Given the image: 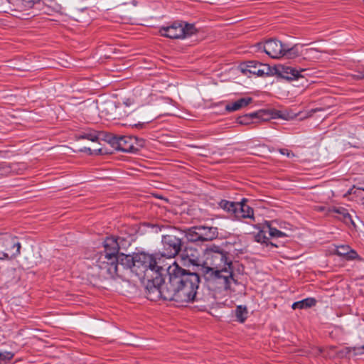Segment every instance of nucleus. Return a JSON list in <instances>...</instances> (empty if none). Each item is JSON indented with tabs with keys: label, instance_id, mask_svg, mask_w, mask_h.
<instances>
[{
	"label": "nucleus",
	"instance_id": "20",
	"mask_svg": "<svg viewBox=\"0 0 364 364\" xmlns=\"http://www.w3.org/2000/svg\"><path fill=\"white\" fill-rule=\"evenodd\" d=\"M316 304V300L313 298H307L299 301L294 302L292 304V309H307Z\"/></svg>",
	"mask_w": 364,
	"mask_h": 364
},
{
	"label": "nucleus",
	"instance_id": "31",
	"mask_svg": "<svg viewBox=\"0 0 364 364\" xmlns=\"http://www.w3.org/2000/svg\"><path fill=\"white\" fill-rule=\"evenodd\" d=\"M81 151H85L88 152L89 154L92 155L93 154H102V149H95L94 150H92L89 147H84L83 149H80Z\"/></svg>",
	"mask_w": 364,
	"mask_h": 364
},
{
	"label": "nucleus",
	"instance_id": "8",
	"mask_svg": "<svg viewBox=\"0 0 364 364\" xmlns=\"http://www.w3.org/2000/svg\"><path fill=\"white\" fill-rule=\"evenodd\" d=\"M111 142L116 145V149L124 152H136L145 144L144 139L131 136H114Z\"/></svg>",
	"mask_w": 364,
	"mask_h": 364
},
{
	"label": "nucleus",
	"instance_id": "9",
	"mask_svg": "<svg viewBox=\"0 0 364 364\" xmlns=\"http://www.w3.org/2000/svg\"><path fill=\"white\" fill-rule=\"evenodd\" d=\"M163 252L161 255L172 259L177 255L181 250V239L173 235H164L161 240Z\"/></svg>",
	"mask_w": 364,
	"mask_h": 364
},
{
	"label": "nucleus",
	"instance_id": "25",
	"mask_svg": "<svg viewBox=\"0 0 364 364\" xmlns=\"http://www.w3.org/2000/svg\"><path fill=\"white\" fill-rule=\"evenodd\" d=\"M77 139H87L92 142L97 141L100 139L99 134L96 132H87L80 134L77 136Z\"/></svg>",
	"mask_w": 364,
	"mask_h": 364
},
{
	"label": "nucleus",
	"instance_id": "10",
	"mask_svg": "<svg viewBox=\"0 0 364 364\" xmlns=\"http://www.w3.org/2000/svg\"><path fill=\"white\" fill-rule=\"evenodd\" d=\"M240 70L244 74H253L259 77H265L273 75L272 68L267 64L257 61H249L240 65Z\"/></svg>",
	"mask_w": 364,
	"mask_h": 364
},
{
	"label": "nucleus",
	"instance_id": "37",
	"mask_svg": "<svg viewBox=\"0 0 364 364\" xmlns=\"http://www.w3.org/2000/svg\"><path fill=\"white\" fill-rule=\"evenodd\" d=\"M316 50L314 49V48H309V50H307V52H309V53H311V52H314V51H316Z\"/></svg>",
	"mask_w": 364,
	"mask_h": 364
},
{
	"label": "nucleus",
	"instance_id": "3",
	"mask_svg": "<svg viewBox=\"0 0 364 364\" xmlns=\"http://www.w3.org/2000/svg\"><path fill=\"white\" fill-rule=\"evenodd\" d=\"M204 260L198 269L207 282L215 283L227 290L236 283L232 273V262L227 252L217 245H210L203 252Z\"/></svg>",
	"mask_w": 364,
	"mask_h": 364
},
{
	"label": "nucleus",
	"instance_id": "33",
	"mask_svg": "<svg viewBox=\"0 0 364 364\" xmlns=\"http://www.w3.org/2000/svg\"><path fill=\"white\" fill-rule=\"evenodd\" d=\"M279 151L282 154L287 155L289 157L294 156V154L292 152H291L290 151H289L288 149H280Z\"/></svg>",
	"mask_w": 364,
	"mask_h": 364
},
{
	"label": "nucleus",
	"instance_id": "17",
	"mask_svg": "<svg viewBox=\"0 0 364 364\" xmlns=\"http://www.w3.org/2000/svg\"><path fill=\"white\" fill-rule=\"evenodd\" d=\"M336 252L338 255L346 257L347 259H353L358 257L357 252L348 245L337 247Z\"/></svg>",
	"mask_w": 364,
	"mask_h": 364
},
{
	"label": "nucleus",
	"instance_id": "14",
	"mask_svg": "<svg viewBox=\"0 0 364 364\" xmlns=\"http://www.w3.org/2000/svg\"><path fill=\"white\" fill-rule=\"evenodd\" d=\"M234 216L237 219L253 218V210L245 203H236Z\"/></svg>",
	"mask_w": 364,
	"mask_h": 364
},
{
	"label": "nucleus",
	"instance_id": "32",
	"mask_svg": "<svg viewBox=\"0 0 364 364\" xmlns=\"http://www.w3.org/2000/svg\"><path fill=\"white\" fill-rule=\"evenodd\" d=\"M0 168H1V169H4V168H5V169H6V170L5 171V172H6V173L12 172V171H14V170L13 169V167H12V166H11V165H7V164H1V166H0Z\"/></svg>",
	"mask_w": 364,
	"mask_h": 364
},
{
	"label": "nucleus",
	"instance_id": "19",
	"mask_svg": "<svg viewBox=\"0 0 364 364\" xmlns=\"http://www.w3.org/2000/svg\"><path fill=\"white\" fill-rule=\"evenodd\" d=\"M9 3L11 4V10L23 12L27 11L28 10L32 9L33 6H28L27 5V1L26 0H14L13 2L11 0H8Z\"/></svg>",
	"mask_w": 364,
	"mask_h": 364
},
{
	"label": "nucleus",
	"instance_id": "12",
	"mask_svg": "<svg viewBox=\"0 0 364 364\" xmlns=\"http://www.w3.org/2000/svg\"><path fill=\"white\" fill-rule=\"evenodd\" d=\"M183 259L188 260L191 264L200 268V253L198 250L191 246L186 247L181 254Z\"/></svg>",
	"mask_w": 364,
	"mask_h": 364
},
{
	"label": "nucleus",
	"instance_id": "15",
	"mask_svg": "<svg viewBox=\"0 0 364 364\" xmlns=\"http://www.w3.org/2000/svg\"><path fill=\"white\" fill-rule=\"evenodd\" d=\"M198 230L200 242L213 240L218 235V228L215 227L200 225Z\"/></svg>",
	"mask_w": 364,
	"mask_h": 364
},
{
	"label": "nucleus",
	"instance_id": "7",
	"mask_svg": "<svg viewBox=\"0 0 364 364\" xmlns=\"http://www.w3.org/2000/svg\"><path fill=\"white\" fill-rule=\"evenodd\" d=\"M194 25L174 22L169 26L162 27L159 30L161 36L169 38H184L196 32Z\"/></svg>",
	"mask_w": 364,
	"mask_h": 364
},
{
	"label": "nucleus",
	"instance_id": "38",
	"mask_svg": "<svg viewBox=\"0 0 364 364\" xmlns=\"http://www.w3.org/2000/svg\"><path fill=\"white\" fill-rule=\"evenodd\" d=\"M269 245H272V246H275V245H274L273 243H272V242H270V243H269Z\"/></svg>",
	"mask_w": 364,
	"mask_h": 364
},
{
	"label": "nucleus",
	"instance_id": "30",
	"mask_svg": "<svg viewBox=\"0 0 364 364\" xmlns=\"http://www.w3.org/2000/svg\"><path fill=\"white\" fill-rule=\"evenodd\" d=\"M237 123L242 125H247L251 123V119H250L248 116L245 114L237 119Z\"/></svg>",
	"mask_w": 364,
	"mask_h": 364
},
{
	"label": "nucleus",
	"instance_id": "18",
	"mask_svg": "<svg viewBox=\"0 0 364 364\" xmlns=\"http://www.w3.org/2000/svg\"><path fill=\"white\" fill-rule=\"evenodd\" d=\"M338 355L341 357L347 355H364V346L359 347H348L342 349L338 352Z\"/></svg>",
	"mask_w": 364,
	"mask_h": 364
},
{
	"label": "nucleus",
	"instance_id": "11",
	"mask_svg": "<svg viewBox=\"0 0 364 364\" xmlns=\"http://www.w3.org/2000/svg\"><path fill=\"white\" fill-rule=\"evenodd\" d=\"M273 74L275 73L282 78L287 80H298L303 78L304 76L301 74L306 71V69H296L291 66L279 65L272 68Z\"/></svg>",
	"mask_w": 364,
	"mask_h": 364
},
{
	"label": "nucleus",
	"instance_id": "21",
	"mask_svg": "<svg viewBox=\"0 0 364 364\" xmlns=\"http://www.w3.org/2000/svg\"><path fill=\"white\" fill-rule=\"evenodd\" d=\"M198 234H199L198 226H195V227H193V228L188 229L186 232V237L187 240L190 242H200V236L198 235Z\"/></svg>",
	"mask_w": 364,
	"mask_h": 364
},
{
	"label": "nucleus",
	"instance_id": "5",
	"mask_svg": "<svg viewBox=\"0 0 364 364\" xmlns=\"http://www.w3.org/2000/svg\"><path fill=\"white\" fill-rule=\"evenodd\" d=\"M21 243L8 232H0V259H11L20 254Z\"/></svg>",
	"mask_w": 364,
	"mask_h": 364
},
{
	"label": "nucleus",
	"instance_id": "35",
	"mask_svg": "<svg viewBox=\"0 0 364 364\" xmlns=\"http://www.w3.org/2000/svg\"><path fill=\"white\" fill-rule=\"evenodd\" d=\"M317 210L319 211H324L326 210V207L325 206H319L317 208Z\"/></svg>",
	"mask_w": 364,
	"mask_h": 364
},
{
	"label": "nucleus",
	"instance_id": "29",
	"mask_svg": "<svg viewBox=\"0 0 364 364\" xmlns=\"http://www.w3.org/2000/svg\"><path fill=\"white\" fill-rule=\"evenodd\" d=\"M266 114V112L264 111V110H259L257 112H252V113H250V114H247V115L248 116L249 119H264V115Z\"/></svg>",
	"mask_w": 364,
	"mask_h": 364
},
{
	"label": "nucleus",
	"instance_id": "24",
	"mask_svg": "<svg viewBox=\"0 0 364 364\" xmlns=\"http://www.w3.org/2000/svg\"><path fill=\"white\" fill-rule=\"evenodd\" d=\"M268 232L266 228V223L264 224L263 229L258 232L255 236V240L258 242L268 244L269 237L266 235V232Z\"/></svg>",
	"mask_w": 364,
	"mask_h": 364
},
{
	"label": "nucleus",
	"instance_id": "36",
	"mask_svg": "<svg viewBox=\"0 0 364 364\" xmlns=\"http://www.w3.org/2000/svg\"><path fill=\"white\" fill-rule=\"evenodd\" d=\"M357 78H358V79H360V80H361V79H364V73H363V74L358 75L357 76Z\"/></svg>",
	"mask_w": 364,
	"mask_h": 364
},
{
	"label": "nucleus",
	"instance_id": "34",
	"mask_svg": "<svg viewBox=\"0 0 364 364\" xmlns=\"http://www.w3.org/2000/svg\"><path fill=\"white\" fill-rule=\"evenodd\" d=\"M28 6H34L36 3L39 2V0H26Z\"/></svg>",
	"mask_w": 364,
	"mask_h": 364
},
{
	"label": "nucleus",
	"instance_id": "22",
	"mask_svg": "<svg viewBox=\"0 0 364 364\" xmlns=\"http://www.w3.org/2000/svg\"><path fill=\"white\" fill-rule=\"evenodd\" d=\"M266 228L267 229L268 233L269 236L273 237H288L289 235L281 230H277L275 228H273L269 222H266Z\"/></svg>",
	"mask_w": 364,
	"mask_h": 364
},
{
	"label": "nucleus",
	"instance_id": "23",
	"mask_svg": "<svg viewBox=\"0 0 364 364\" xmlns=\"http://www.w3.org/2000/svg\"><path fill=\"white\" fill-rule=\"evenodd\" d=\"M247 313L248 312L246 306H237L235 309V316L237 321L243 323L247 318Z\"/></svg>",
	"mask_w": 364,
	"mask_h": 364
},
{
	"label": "nucleus",
	"instance_id": "2",
	"mask_svg": "<svg viewBox=\"0 0 364 364\" xmlns=\"http://www.w3.org/2000/svg\"><path fill=\"white\" fill-rule=\"evenodd\" d=\"M119 262L123 272L127 271L135 274L145 284L149 296L156 294L164 282L163 275L167 272V267L161 264V258L157 259L153 255L144 252L133 256L122 255Z\"/></svg>",
	"mask_w": 364,
	"mask_h": 364
},
{
	"label": "nucleus",
	"instance_id": "28",
	"mask_svg": "<svg viewBox=\"0 0 364 364\" xmlns=\"http://www.w3.org/2000/svg\"><path fill=\"white\" fill-rule=\"evenodd\" d=\"M348 193L350 195H355V196L360 198L363 200V204H364V189L360 188H352Z\"/></svg>",
	"mask_w": 364,
	"mask_h": 364
},
{
	"label": "nucleus",
	"instance_id": "6",
	"mask_svg": "<svg viewBox=\"0 0 364 364\" xmlns=\"http://www.w3.org/2000/svg\"><path fill=\"white\" fill-rule=\"evenodd\" d=\"M264 51L272 58H279L284 55L293 58L298 55L296 47L289 48L282 43L281 41L270 39L263 45Z\"/></svg>",
	"mask_w": 364,
	"mask_h": 364
},
{
	"label": "nucleus",
	"instance_id": "26",
	"mask_svg": "<svg viewBox=\"0 0 364 364\" xmlns=\"http://www.w3.org/2000/svg\"><path fill=\"white\" fill-rule=\"evenodd\" d=\"M235 202H230L226 200H222L219 203V206L227 212L231 213L234 215L235 208Z\"/></svg>",
	"mask_w": 364,
	"mask_h": 364
},
{
	"label": "nucleus",
	"instance_id": "4",
	"mask_svg": "<svg viewBox=\"0 0 364 364\" xmlns=\"http://www.w3.org/2000/svg\"><path fill=\"white\" fill-rule=\"evenodd\" d=\"M105 251L100 254L96 265L101 270L100 275L105 278L123 277L122 267L119 259L123 254L118 255L119 246L117 240L107 237L104 242Z\"/></svg>",
	"mask_w": 364,
	"mask_h": 364
},
{
	"label": "nucleus",
	"instance_id": "16",
	"mask_svg": "<svg viewBox=\"0 0 364 364\" xmlns=\"http://www.w3.org/2000/svg\"><path fill=\"white\" fill-rule=\"evenodd\" d=\"M252 102L251 97H242L235 102L228 103L225 105V110L228 112L237 111L245 107Z\"/></svg>",
	"mask_w": 364,
	"mask_h": 364
},
{
	"label": "nucleus",
	"instance_id": "13",
	"mask_svg": "<svg viewBox=\"0 0 364 364\" xmlns=\"http://www.w3.org/2000/svg\"><path fill=\"white\" fill-rule=\"evenodd\" d=\"M336 213V216L338 219L342 220L347 225L351 224L355 226V223L352 218V216L348 213V210L343 207H333L328 209V214Z\"/></svg>",
	"mask_w": 364,
	"mask_h": 364
},
{
	"label": "nucleus",
	"instance_id": "27",
	"mask_svg": "<svg viewBox=\"0 0 364 364\" xmlns=\"http://www.w3.org/2000/svg\"><path fill=\"white\" fill-rule=\"evenodd\" d=\"M14 353L10 351H0V364H6L14 358Z\"/></svg>",
	"mask_w": 364,
	"mask_h": 364
},
{
	"label": "nucleus",
	"instance_id": "1",
	"mask_svg": "<svg viewBox=\"0 0 364 364\" xmlns=\"http://www.w3.org/2000/svg\"><path fill=\"white\" fill-rule=\"evenodd\" d=\"M168 282H163L154 297L175 301L179 304L196 300L200 277L197 272H190L180 267L175 262L167 267Z\"/></svg>",
	"mask_w": 364,
	"mask_h": 364
}]
</instances>
